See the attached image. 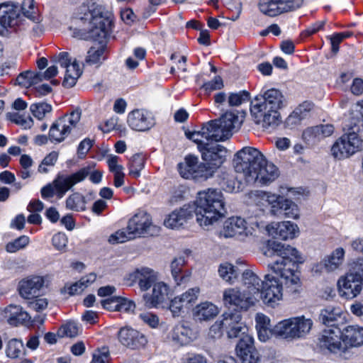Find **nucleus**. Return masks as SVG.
Returning <instances> with one entry per match:
<instances>
[{"mask_svg":"<svg viewBox=\"0 0 363 363\" xmlns=\"http://www.w3.org/2000/svg\"><path fill=\"white\" fill-rule=\"evenodd\" d=\"M83 16L77 18L70 27L72 36L82 40L98 42L87 52L86 62L89 65L101 64L105 60L106 43L111 26V13L101 5L91 4Z\"/></svg>","mask_w":363,"mask_h":363,"instance_id":"nucleus-1","label":"nucleus"},{"mask_svg":"<svg viewBox=\"0 0 363 363\" xmlns=\"http://www.w3.org/2000/svg\"><path fill=\"white\" fill-rule=\"evenodd\" d=\"M186 137L197 144L203 162H200L196 156L189 155L184 162L178 164L180 175L185 179L206 180L213 176L217 169L224 162L226 157V148L218 144L213 137L203 134V128L199 131H185Z\"/></svg>","mask_w":363,"mask_h":363,"instance_id":"nucleus-2","label":"nucleus"},{"mask_svg":"<svg viewBox=\"0 0 363 363\" xmlns=\"http://www.w3.org/2000/svg\"><path fill=\"white\" fill-rule=\"evenodd\" d=\"M235 171L242 176L247 183L257 182L267 185L275 181L280 174L279 170L269 162L256 148L245 147L239 150L233 160Z\"/></svg>","mask_w":363,"mask_h":363,"instance_id":"nucleus-3","label":"nucleus"},{"mask_svg":"<svg viewBox=\"0 0 363 363\" xmlns=\"http://www.w3.org/2000/svg\"><path fill=\"white\" fill-rule=\"evenodd\" d=\"M264 254L269 257H277L269 267L279 276V281L284 284L290 293H298L302 284L297 264L303 262L298 251L289 245L274 241L269 244V248Z\"/></svg>","mask_w":363,"mask_h":363,"instance_id":"nucleus-4","label":"nucleus"},{"mask_svg":"<svg viewBox=\"0 0 363 363\" xmlns=\"http://www.w3.org/2000/svg\"><path fill=\"white\" fill-rule=\"evenodd\" d=\"M286 102L282 92L269 89L251 101L250 115L255 124L263 129H274L281 123L279 110Z\"/></svg>","mask_w":363,"mask_h":363,"instance_id":"nucleus-5","label":"nucleus"},{"mask_svg":"<svg viewBox=\"0 0 363 363\" xmlns=\"http://www.w3.org/2000/svg\"><path fill=\"white\" fill-rule=\"evenodd\" d=\"M194 213L203 228L216 222L226 213L225 202L220 189L209 188L199 191L194 201Z\"/></svg>","mask_w":363,"mask_h":363,"instance_id":"nucleus-6","label":"nucleus"},{"mask_svg":"<svg viewBox=\"0 0 363 363\" xmlns=\"http://www.w3.org/2000/svg\"><path fill=\"white\" fill-rule=\"evenodd\" d=\"M245 113L239 111H227L218 119L210 121L202 125L203 134L213 137L216 140H225L238 130L245 118Z\"/></svg>","mask_w":363,"mask_h":363,"instance_id":"nucleus-7","label":"nucleus"},{"mask_svg":"<svg viewBox=\"0 0 363 363\" xmlns=\"http://www.w3.org/2000/svg\"><path fill=\"white\" fill-rule=\"evenodd\" d=\"M155 230L156 226L152 225L150 215L139 212L129 220L127 230L116 231L109 236L108 241L112 245L122 243L145 234L152 235Z\"/></svg>","mask_w":363,"mask_h":363,"instance_id":"nucleus-8","label":"nucleus"},{"mask_svg":"<svg viewBox=\"0 0 363 363\" xmlns=\"http://www.w3.org/2000/svg\"><path fill=\"white\" fill-rule=\"evenodd\" d=\"M345 133L332 146L333 156L338 160L349 157L357 151L363 149V139L357 133L359 127L354 123L346 124L343 127Z\"/></svg>","mask_w":363,"mask_h":363,"instance_id":"nucleus-9","label":"nucleus"},{"mask_svg":"<svg viewBox=\"0 0 363 363\" xmlns=\"http://www.w3.org/2000/svg\"><path fill=\"white\" fill-rule=\"evenodd\" d=\"M337 285L340 295L346 298H353L360 294L363 286V259L353 263L349 272L339 279Z\"/></svg>","mask_w":363,"mask_h":363,"instance_id":"nucleus-10","label":"nucleus"},{"mask_svg":"<svg viewBox=\"0 0 363 363\" xmlns=\"http://www.w3.org/2000/svg\"><path fill=\"white\" fill-rule=\"evenodd\" d=\"M313 326V321L304 316L285 319L278 323L274 328V334L283 338L296 339L306 335Z\"/></svg>","mask_w":363,"mask_h":363,"instance_id":"nucleus-11","label":"nucleus"},{"mask_svg":"<svg viewBox=\"0 0 363 363\" xmlns=\"http://www.w3.org/2000/svg\"><path fill=\"white\" fill-rule=\"evenodd\" d=\"M81 115V111L75 110L69 115H65L57 120L50 128L49 140L52 142H62L77 127L80 121Z\"/></svg>","mask_w":363,"mask_h":363,"instance_id":"nucleus-12","label":"nucleus"},{"mask_svg":"<svg viewBox=\"0 0 363 363\" xmlns=\"http://www.w3.org/2000/svg\"><path fill=\"white\" fill-rule=\"evenodd\" d=\"M283 285L284 284L269 274L264 275V284L260 289V296L257 302L262 300L265 305L270 307H275L282 299Z\"/></svg>","mask_w":363,"mask_h":363,"instance_id":"nucleus-13","label":"nucleus"},{"mask_svg":"<svg viewBox=\"0 0 363 363\" xmlns=\"http://www.w3.org/2000/svg\"><path fill=\"white\" fill-rule=\"evenodd\" d=\"M33 0H23L21 6V13L26 18L23 21L25 23L26 30L33 37H39L45 31V27L43 22V17L36 13H33Z\"/></svg>","mask_w":363,"mask_h":363,"instance_id":"nucleus-14","label":"nucleus"},{"mask_svg":"<svg viewBox=\"0 0 363 363\" xmlns=\"http://www.w3.org/2000/svg\"><path fill=\"white\" fill-rule=\"evenodd\" d=\"M303 0H259V8L264 14L273 17L300 8Z\"/></svg>","mask_w":363,"mask_h":363,"instance_id":"nucleus-15","label":"nucleus"},{"mask_svg":"<svg viewBox=\"0 0 363 363\" xmlns=\"http://www.w3.org/2000/svg\"><path fill=\"white\" fill-rule=\"evenodd\" d=\"M241 314L238 311L225 313L219 325H217L216 323L211 328L217 327L223 329L226 332L229 338L238 337L247 331V328L241 322Z\"/></svg>","mask_w":363,"mask_h":363,"instance_id":"nucleus-16","label":"nucleus"},{"mask_svg":"<svg viewBox=\"0 0 363 363\" xmlns=\"http://www.w3.org/2000/svg\"><path fill=\"white\" fill-rule=\"evenodd\" d=\"M223 302L225 306H235L238 309L247 311L256 303V298L249 296L237 287L228 288L223 291Z\"/></svg>","mask_w":363,"mask_h":363,"instance_id":"nucleus-17","label":"nucleus"},{"mask_svg":"<svg viewBox=\"0 0 363 363\" xmlns=\"http://www.w3.org/2000/svg\"><path fill=\"white\" fill-rule=\"evenodd\" d=\"M89 173V168H82L69 176L59 174L52 182L55 189L57 190V196L59 198L63 197L65 193L72 186L84 181Z\"/></svg>","mask_w":363,"mask_h":363,"instance_id":"nucleus-18","label":"nucleus"},{"mask_svg":"<svg viewBox=\"0 0 363 363\" xmlns=\"http://www.w3.org/2000/svg\"><path fill=\"white\" fill-rule=\"evenodd\" d=\"M252 230L247 225L245 219L240 217H232L224 222L221 233L225 238L236 237L238 239L244 240L252 235Z\"/></svg>","mask_w":363,"mask_h":363,"instance_id":"nucleus-19","label":"nucleus"},{"mask_svg":"<svg viewBox=\"0 0 363 363\" xmlns=\"http://www.w3.org/2000/svg\"><path fill=\"white\" fill-rule=\"evenodd\" d=\"M4 316L6 318L9 324L15 326L18 324H28L33 322H40L42 324L44 322L40 315L34 317L32 320L31 315L18 305L11 304L6 307L4 311Z\"/></svg>","mask_w":363,"mask_h":363,"instance_id":"nucleus-20","label":"nucleus"},{"mask_svg":"<svg viewBox=\"0 0 363 363\" xmlns=\"http://www.w3.org/2000/svg\"><path fill=\"white\" fill-rule=\"evenodd\" d=\"M157 279V273L148 267H141L136 269L133 272L128 274L126 278L130 286L138 283L141 291H147Z\"/></svg>","mask_w":363,"mask_h":363,"instance_id":"nucleus-21","label":"nucleus"},{"mask_svg":"<svg viewBox=\"0 0 363 363\" xmlns=\"http://www.w3.org/2000/svg\"><path fill=\"white\" fill-rule=\"evenodd\" d=\"M118 339L122 345L132 350L143 347L147 342L143 333L130 327L121 328L118 333Z\"/></svg>","mask_w":363,"mask_h":363,"instance_id":"nucleus-22","label":"nucleus"},{"mask_svg":"<svg viewBox=\"0 0 363 363\" xmlns=\"http://www.w3.org/2000/svg\"><path fill=\"white\" fill-rule=\"evenodd\" d=\"M342 332L338 328L324 330L319 338L321 348H325L331 352H344L345 348L341 343Z\"/></svg>","mask_w":363,"mask_h":363,"instance_id":"nucleus-23","label":"nucleus"},{"mask_svg":"<svg viewBox=\"0 0 363 363\" xmlns=\"http://www.w3.org/2000/svg\"><path fill=\"white\" fill-rule=\"evenodd\" d=\"M129 126L137 131H145L150 129L155 124L151 114L145 110H134L128 114Z\"/></svg>","mask_w":363,"mask_h":363,"instance_id":"nucleus-24","label":"nucleus"},{"mask_svg":"<svg viewBox=\"0 0 363 363\" xmlns=\"http://www.w3.org/2000/svg\"><path fill=\"white\" fill-rule=\"evenodd\" d=\"M21 6L15 4H2L0 5V33H4L7 28L15 25V21L21 17Z\"/></svg>","mask_w":363,"mask_h":363,"instance_id":"nucleus-25","label":"nucleus"},{"mask_svg":"<svg viewBox=\"0 0 363 363\" xmlns=\"http://www.w3.org/2000/svg\"><path fill=\"white\" fill-rule=\"evenodd\" d=\"M152 293L143 295L145 304L148 308L158 307L168 298L169 287L164 282H156L152 285Z\"/></svg>","mask_w":363,"mask_h":363,"instance_id":"nucleus-26","label":"nucleus"},{"mask_svg":"<svg viewBox=\"0 0 363 363\" xmlns=\"http://www.w3.org/2000/svg\"><path fill=\"white\" fill-rule=\"evenodd\" d=\"M44 278L39 276L28 277L21 280L18 284V291L21 296L25 299H30L43 286Z\"/></svg>","mask_w":363,"mask_h":363,"instance_id":"nucleus-27","label":"nucleus"},{"mask_svg":"<svg viewBox=\"0 0 363 363\" xmlns=\"http://www.w3.org/2000/svg\"><path fill=\"white\" fill-rule=\"evenodd\" d=\"M193 211V206L185 205L180 209L172 212L164 220V224L166 227L172 229L178 228L193 217L194 214Z\"/></svg>","mask_w":363,"mask_h":363,"instance_id":"nucleus-28","label":"nucleus"},{"mask_svg":"<svg viewBox=\"0 0 363 363\" xmlns=\"http://www.w3.org/2000/svg\"><path fill=\"white\" fill-rule=\"evenodd\" d=\"M242 279L245 286L244 291L249 296L255 297L257 303L264 281L251 270H245L242 274Z\"/></svg>","mask_w":363,"mask_h":363,"instance_id":"nucleus-29","label":"nucleus"},{"mask_svg":"<svg viewBox=\"0 0 363 363\" xmlns=\"http://www.w3.org/2000/svg\"><path fill=\"white\" fill-rule=\"evenodd\" d=\"M342 340L345 348L356 347L363 345V328L349 325L342 332Z\"/></svg>","mask_w":363,"mask_h":363,"instance_id":"nucleus-30","label":"nucleus"},{"mask_svg":"<svg viewBox=\"0 0 363 363\" xmlns=\"http://www.w3.org/2000/svg\"><path fill=\"white\" fill-rule=\"evenodd\" d=\"M185 258L183 256L174 257L170 263V272L177 285L187 283L190 279V273L184 272Z\"/></svg>","mask_w":363,"mask_h":363,"instance_id":"nucleus-31","label":"nucleus"},{"mask_svg":"<svg viewBox=\"0 0 363 363\" xmlns=\"http://www.w3.org/2000/svg\"><path fill=\"white\" fill-rule=\"evenodd\" d=\"M313 106V104L308 101H304L300 104L288 116L285 122L286 125L291 128L298 125L303 120L310 116Z\"/></svg>","mask_w":363,"mask_h":363,"instance_id":"nucleus-32","label":"nucleus"},{"mask_svg":"<svg viewBox=\"0 0 363 363\" xmlns=\"http://www.w3.org/2000/svg\"><path fill=\"white\" fill-rule=\"evenodd\" d=\"M274 232L271 235L281 240L292 239L298 233V227L297 225L291 223L289 221H283L277 224L276 228H272Z\"/></svg>","mask_w":363,"mask_h":363,"instance_id":"nucleus-33","label":"nucleus"},{"mask_svg":"<svg viewBox=\"0 0 363 363\" xmlns=\"http://www.w3.org/2000/svg\"><path fill=\"white\" fill-rule=\"evenodd\" d=\"M218 308L212 303L206 301L193 308V316L197 320H208L217 315Z\"/></svg>","mask_w":363,"mask_h":363,"instance_id":"nucleus-34","label":"nucleus"},{"mask_svg":"<svg viewBox=\"0 0 363 363\" xmlns=\"http://www.w3.org/2000/svg\"><path fill=\"white\" fill-rule=\"evenodd\" d=\"M345 251L342 247H337L330 255L325 256L321 264L328 272L337 269L343 263Z\"/></svg>","mask_w":363,"mask_h":363,"instance_id":"nucleus-35","label":"nucleus"},{"mask_svg":"<svg viewBox=\"0 0 363 363\" xmlns=\"http://www.w3.org/2000/svg\"><path fill=\"white\" fill-rule=\"evenodd\" d=\"M257 196L270 205L272 214L280 216V214H281V210L286 202V199L267 191H258Z\"/></svg>","mask_w":363,"mask_h":363,"instance_id":"nucleus-36","label":"nucleus"},{"mask_svg":"<svg viewBox=\"0 0 363 363\" xmlns=\"http://www.w3.org/2000/svg\"><path fill=\"white\" fill-rule=\"evenodd\" d=\"M191 335L192 331L190 328L179 325L174 327L172 333V340L175 344L183 346L191 342Z\"/></svg>","mask_w":363,"mask_h":363,"instance_id":"nucleus-37","label":"nucleus"},{"mask_svg":"<svg viewBox=\"0 0 363 363\" xmlns=\"http://www.w3.org/2000/svg\"><path fill=\"white\" fill-rule=\"evenodd\" d=\"M81 74L82 70L78 62L74 60L66 67V73L62 82L63 86L66 88L73 87Z\"/></svg>","mask_w":363,"mask_h":363,"instance_id":"nucleus-38","label":"nucleus"},{"mask_svg":"<svg viewBox=\"0 0 363 363\" xmlns=\"http://www.w3.org/2000/svg\"><path fill=\"white\" fill-rule=\"evenodd\" d=\"M219 277L226 282L230 284L234 283L239 275L238 269L229 262H224L219 265L218 267Z\"/></svg>","mask_w":363,"mask_h":363,"instance_id":"nucleus-39","label":"nucleus"},{"mask_svg":"<svg viewBox=\"0 0 363 363\" xmlns=\"http://www.w3.org/2000/svg\"><path fill=\"white\" fill-rule=\"evenodd\" d=\"M342 106L344 108H350V114L354 123L351 122L350 124L354 125V123L357 125V122H361L363 121V101L361 103H351L349 101L342 102Z\"/></svg>","mask_w":363,"mask_h":363,"instance_id":"nucleus-40","label":"nucleus"},{"mask_svg":"<svg viewBox=\"0 0 363 363\" xmlns=\"http://www.w3.org/2000/svg\"><path fill=\"white\" fill-rule=\"evenodd\" d=\"M340 308L330 306L321 310L319 318L324 324H331L340 316Z\"/></svg>","mask_w":363,"mask_h":363,"instance_id":"nucleus-41","label":"nucleus"},{"mask_svg":"<svg viewBox=\"0 0 363 363\" xmlns=\"http://www.w3.org/2000/svg\"><path fill=\"white\" fill-rule=\"evenodd\" d=\"M145 162L143 157L138 154L134 155L129 164V174L134 178H138L141 175V171L144 169Z\"/></svg>","mask_w":363,"mask_h":363,"instance_id":"nucleus-42","label":"nucleus"},{"mask_svg":"<svg viewBox=\"0 0 363 363\" xmlns=\"http://www.w3.org/2000/svg\"><path fill=\"white\" fill-rule=\"evenodd\" d=\"M85 198L79 193L70 195L66 201V207L68 209L78 211L85 210Z\"/></svg>","mask_w":363,"mask_h":363,"instance_id":"nucleus-43","label":"nucleus"},{"mask_svg":"<svg viewBox=\"0 0 363 363\" xmlns=\"http://www.w3.org/2000/svg\"><path fill=\"white\" fill-rule=\"evenodd\" d=\"M79 334V328L74 322H68L62 325L57 330V336L59 337H70L74 338Z\"/></svg>","mask_w":363,"mask_h":363,"instance_id":"nucleus-44","label":"nucleus"},{"mask_svg":"<svg viewBox=\"0 0 363 363\" xmlns=\"http://www.w3.org/2000/svg\"><path fill=\"white\" fill-rule=\"evenodd\" d=\"M250 98V93L245 90L230 93L228 97V103L230 106H238L242 103L248 101Z\"/></svg>","mask_w":363,"mask_h":363,"instance_id":"nucleus-45","label":"nucleus"},{"mask_svg":"<svg viewBox=\"0 0 363 363\" xmlns=\"http://www.w3.org/2000/svg\"><path fill=\"white\" fill-rule=\"evenodd\" d=\"M281 214L279 217L285 216L288 218L298 219L299 218V209L298 206L291 200L287 199L281 208Z\"/></svg>","mask_w":363,"mask_h":363,"instance_id":"nucleus-46","label":"nucleus"},{"mask_svg":"<svg viewBox=\"0 0 363 363\" xmlns=\"http://www.w3.org/2000/svg\"><path fill=\"white\" fill-rule=\"evenodd\" d=\"M200 293V289L199 287H194L189 289L186 292L182 294L179 297L182 298V302L189 309L193 304H194L199 297Z\"/></svg>","mask_w":363,"mask_h":363,"instance_id":"nucleus-47","label":"nucleus"},{"mask_svg":"<svg viewBox=\"0 0 363 363\" xmlns=\"http://www.w3.org/2000/svg\"><path fill=\"white\" fill-rule=\"evenodd\" d=\"M240 340L236 346L238 354L244 353V352H250L253 349V339L251 336L247 334V332L243 335H240Z\"/></svg>","mask_w":363,"mask_h":363,"instance_id":"nucleus-48","label":"nucleus"},{"mask_svg":"<svg viewBox=\"0 0 363 363\" xmlns=\"http://www.w3.org/2000/svg\"><path fill=\"white\" fill-rule=\"evenodd\" d=\"M23 349V342L17 339L9 341L6 350V355L11 358L18 357Z\"/></svg>","mask_w":363,"mask_h":363,"instance_id":"nucleus-49","label":"nucleus"},{"mask_svg":"<svg viewBox=\"0 0 363 363\" xmlns=\"http://www.w3.org/2000/svg\"><path fill=\"white\" fill-rule=\"evenodd\" d=\"M302 138L308 145H311L320 141V136L317 126L310 127L304 130L302 133Z\"/></svg>","mask_w":363,"mask_h":363,"instance_id":"nucleus-50","label":"nucleus"},{"mask_svg":"<svg viewBox=\"0 0 363 363\" xmlns=\"http://www.w3.org/2000/svg\"><path fill=\"white\" fill-rule=\"evenodd\" d=\"M30 110L35 118L41 120L52 111V106L47 103L33 104Z\"/></svg>","mask_w":363,"mask_h":363,"instance_id":"nucleus-51","label":"nucleus"},{"mask_svg":"<svg viewBox=\"0 0 363 363\" xmlns=\"http://www.w3.org/2000/svg\"><path fill=\"white\" fill-rule=\"evenodd\" d=\"M16 84L25 88H28L35 85V83H34L33 72L27 70L21 72L16 77Z\"/></svg>","mask_w":363,"mask_h":363,"instance_id":"nucleus-52","label":"nucleus"},{"mask_svg":"<svg viewBox=\"0 0 363 363\" xmlns=\"http://www.w3.org/2000/svg\"><path fill=\"white\" fill-rule=\"evenodd\" d=\"M27 300L28 307L30 309L33 310L36 312H40L41 311L45 310L48 305V302L46 298H39L36 296L30 298V299Z\"/></svg>","mask_w":363,"mask_h":363,"instance_id":"nucleus-53","label":"nucleus"},{"mask_svg":"<svg viewBox=\"0 0 363 363\" xmlns=\"http://www.w3.org/2000/svg\"><path fill=\"white\" fill-rule=\"evenodd\" d=\"M29 242L28 236L22 235L16 239L14 241L9 242L6 249L9 252H16V251L24 248Z\"/></svg>","mask_w":363,"mask_h":363,"instance_id":"nucleus-54","label":"nucleus"},{"mask_svg":"<svg viewBox=\"0 0 363 363\" xmlns=\"http://www.w3.org/2000/svg\"><path fill=\"white\" fill-rule=\"evenodd\" d=\"M169 310L171 311L173 316L176 317L182 315V313H184V311L188 310V308L184 304L179 296H178L171 301Z\"/></svg>","mask_w":363,"mask_h":363,"instance_id":"nucleus-55","label":"nucleus"},{"mask_svg":"<svg viewBox=\"0 0 363 363\" xmlns=\"http://www.w3.org/2000/svg\"><path fill=\"white\" fill-rule=\"evenodd\" d=\"M7 116L10 118L11 121L23 126L24 128H30L33 124V121L30 116L25 118L23 116L18 113H8Z\"/></svg>","mask_w":363,"mask_h":363,"instance_id":"nucleus-56","label":"nucleus"},{"mask_svg":"<svg viewBox=\"0 0 363 363\" xmlns=\"http://www.w3.org/2000/svg\"><path fill=\"white\" fill-rule=\"evenodd\" d=\"M224 84L223 79L220 76H216L213 79L206 82L203 85V88L208 91L220 90L223 88Z\"/></svg>","mask_w":363,"mask_h":363,"instance_id":"nucleus-57","label":"nucleus"},{"mask_svg":"<svg viewBox=\"0 0 363 363\" xmlns=\"http://www.w3.org/2000/svg\"><path fill=\"white\" fill-rule=\"evenodd\" d=\"M52 245L57 250H64L67 246V238L65 234L58 233L52 237Z\"/></svg>","mask_w":363,"mask_h":363,"instance_id":"nucleus-58","label":"nucleus"},{"mask_svg":"<svg viewBox=\"0 0 363 363\" xmlns=\"http://www.w3.org/2000/svg\"><path fill=\"white\" fill-rule=\"evenodd\" d=\"M118 311H125L127 313L133 312L136 308L135 303L127 298L118 296Z\"/></svg>","mask_w":363,"mask_h":363,"instance_id":"nucleus-59","label":"nucleus"},{"mask_svg":"<svg viewBox=\"0 0 363 363\" xmlns=\"http://www.w3.org/2000/svg\"><path fill=\"white\" fill-rule=\"evenodd\" d=\"M240 356L239 359L242 361V363H259V359L257 352L250 351L238 354Z\"/></svg>","mask_w":363,"mask_h":363,"instance_id":"nucleus-60","label":"nucleus"},{"mask_svg":"<svg viewBox=\"0 0 363 363\" xmlns=\"http://www.w3.org/2000/svg\"><path fill=\"white\" fill-rule=\"evenodd\" d=\"M101 303L104 308L108 311H118V296H112L111 298L102 300Z\"/></svg>","mask_w":363,"mask_h":363,"instance_id":"nucleus-61","label":"nucleus"},{"mask_svg":"<svg viewBox=\"0 0 363 363\" xmlns=\"http://www.w3.org/2000/svg\"><path fill=\"white\" fill-rule=\"evenodd\" d=\"M93 140L86 138L80 143L77 150L79 157L82 158L89 152L93 145Z\"/></svg>","mask_w":363,"mask_h":363,"instance_id":"nucleus-62","label":"nucleus"},{"mask_svg":"<svg viewBox=\"0 0 363 363\" xmlns=\"http://www.w3.org/2000/svg\"><path fill=\"white\" fill-rule=\"evenodd\" d=\"M140 318L152 328H156L159 324V318L152 313H141Z\"/></svg>","mask_w":363,"mask_h":363,"instance_id":"nucleus-63","label":"nucleus"},{"mask_svg":"<svg viewBox=\"0 0 363 363\" xmlns=\"http://www.w3.org/2000/svg\"><path fill=\"white\" fill-rule=\"evenodd\" d=\"M256 323H257V324H256L257 329L271 328L269 318L263 314H257V315Z\"/></svg>","mask_w":363,"mask_h":363,"instance_id":"nucleus-64","label":"nucleus"}]
</instances>
